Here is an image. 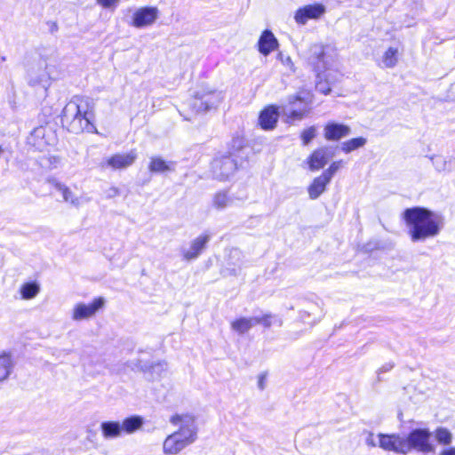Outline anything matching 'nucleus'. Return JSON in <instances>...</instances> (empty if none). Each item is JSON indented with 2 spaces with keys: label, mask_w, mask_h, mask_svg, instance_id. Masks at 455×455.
<instances>
[{
  "label": "nucleus",
  "mask_w": 455,
  "mask_h": 455,
  "mask_svg": "<svg viewBox=\"0 0 455 455\" xmlns=\"http://www.w3.org/2000/svg\"><path fill=\"white\" fill-rule=\"evenodd\" d=\"M403 219L407 228V234L413 243L424 242L437 236L444 225L441 214L420 206L405 209Z\"/></svg>",
  "instance_id": "nucleus-1"
},
{
  "label": "nucleus",
  "mask_w": 455,
  "mask_h": 455,
  "mask_svg": "<svg viewBox=\"0 0 455 455\" xmlns=\"http://www.w3.org/2000/svg\"><path fill=\"white\" fill-rule=\"evenodd\" d=\"M94 103L89 97L74 96L64 107L60 121L63 126L73 133L84 131L93 132L96 127L92 124Z\"/></svg>",
  "instance_id": "nucleus-2"
},
{
  "label": "nucleus",
  "mask_w": 455,
  "mask_h": 455,
  "mask_svg": "<svg viewBox=\"0 0 455 455\" xmlns=\"http://www.w3.org/2000/svg\"><path fill=\"white\" fill-rule=\"evenodd\" d=\"M172 425H180V428L169 435L163 444L164 453L176 455L192 444L197 439V426L193 416L175 414L170 419Z\"/></svg>",
  "instance_id": "nucleus-3"
},
{
  "label": "nucleus",
  "mask_w": 455,
  "mask_h": 455,
  "mask_svg": "<svg viewBox=\"0 0 455 455\" xmlns=\"http://www.w3.org/2000/svg\"><path fill=\"white\" fill-rule=\"evenodd\" d=\"M288 104L283 107V114L291 121L302 120L309 112L312 98L307 92H299L287 98Z\"/></svg>",
  "instance_id": "nucleus-4"
},
{
  "label": "nucleus",
  "mask_w": 455,
  "mask_h": 455,
  "mask_svg": "<svg viewBox=\"0 0 455 455\" xmlns=\"http://www.w3.org/2000/svg\"><path fill=\"white\" fill-rule=\"evenodd\" d=\"M242 164L243 162L235 158L232 155H218L212 162V176L221 181L227 180L242 166Z\"/></svg>",
  "instance_id": "nucleus-5"
},
{
  "label": "nucleus",
  "mask_w": 455,
  "mask_h": 455,
  "mask_svg": "<svg viewBox=\"0 0 455 455\" xmlns=\"http://www.w3.org/2000/svg\"><path fill=\"white\" fill-rule=\"evenodd\" d=\"M431 433L427 428H415L411 430L406 437H403V442L406 444L404 449L405 454L412 450L422 453L433 452L435 448L430 443Z\"/></svg>",
  "instance_id": "nucleus-6"
},
{
  "label": "nucleus",
  "mask_w": 455,
  "mask_h": 455,
  "mask_svg": "<svg viewBox=\"0 0 455 455\" xmlns=\"http://www.w3.org/2000/svg\"><path fill=\"white\" fill-rule=\"evenodd\" d=\"M220 99V93L216 91L197 92L190 105L196 113H204L216 108Z\"/></svg>",
  "instance_id": "nucleus-7"
},
{
  "label": "nucleus",
  "mask_w": 455,
  "mask_h": 455,
  "mask_svg": "<svg viewBox=\"0 0 455 455\" xmlns=\"http://www.w3.org/2000/svg\"><path fill=\"white\" fill-rule=\"evenodd\" d=\"M211 238L212 235L208 232H204L191 240L189 243V247H181L180 253L183 259L187 261L196 259L205 250Z\"/></svg>",
  "instance_id": "nucleus-8"
},
{
  "label": "nucleus",
  "mask_w": 455,
  "mask_h": 455,
  "mask_svg": "<svg viewBox=\"0 0 455 455\" xmlns=\"http://www.w3.org/2000/svg\"><path fill=\"white\" fill-rule=\"evenodd\" d=\"M159 17V10L156 6H144L135 11L132 15V25L137 28H143L153 25Z\"/></svg>",
  "instance_id": "nucleus-9"
},
{
  "label": "nucleus",
  "mask_w": 455,
  "mask_h": 455,
  "mask_svg": "<svg viewBox=\"0 0 455 455\" xmlns=\"http://www.w3.org/2000/svg\"><path fill=\"white\" fill-rule=\"evenodd\" d=\"M105 306V299L98 297L91 304L77 303L73 309L72 318L75 321H81L94 315Z\"/></svg>",
  "instance_id": "nucleus-10"
},
{
  "label": "nucleus",
  "mask_w": 455,
  "mask_h": 455,
  "mask_svg": "<svg viewBox=\"0 0 455 455\" xmlns=\"http://www.w3.org/2000/svg\"><path fill=\"white\" fill-rule=\"evenodd\" d=\"M335 155L332 147H322L315 149L307 158L308 167L311 171L323 168Z\"/></svg>",
  "instance_id": "nucleus-11"
},
{
  "label": "nucleus",
  "mask_w": 455,
  "mask_h": 455,
  "mask_svg": "<svg viewBox=\"0 0 455 455\" xmlns=\"http://www.w3.org/2000/svg\"><path fill=\"white\" fill-rule=\"evenodd\" d=\"M325 58L324 47L320 44H312L307 52V62L315 72L325 71L327 68Z\"/></svg>",
  "instance_id": "nucleus-12"
},
{
  "label": "nucleus",
  "mask_w": 455,
  "mask_h": 455,
  "mask_svg": "<svg viewBox=\"0 0 455 455\" xmlns=\"http://www.w3.org/2000/svg\"><path fill=\"white\" fill-rule=\"evenodd\" d=\"M379 446L385 451H394L395 453L405 454L404 449L407 447L403 442V436L400 435L379 434Z\"/></svg>",
  "instance_id": "nucleus-13"
},
{
  "label": "nucleus",
  "mask_w": 455,
  "mask_h": 455,
  "mask_svg": "<svg viewBox=\"0 0 455 455\" xmlns=\"http://www.w3.org/2000/svg\"><path fill=\"white\" fill-rule=\"evenodd\" d=\"M325 12L322 4H307L297 10L294 19L298 24L304 25L308 20L320 18Z\"/></svg>",
  "instance_id": "nucleus-14"
},
{
  "label": "nucleus",
  "mask_w": 455,
  "mask_h": 455,
  "mask_svg": "<svg viewBox=\"0 0 455 455\" xmlns=\"http://www.w3.org/2000/svg\"><path fill=\"white\" fill-rule=\"evenodd\" d=\"M136 158L137 153L135 150H131L125 154H115L106 161V164H101V166L110 167L113 170L124 169L131 166Z\"/></svg>",
  "instance_id": "nucleus-15"
},
{
  "label": "nucleus",
  "mask_w": 455,
  "mask_h": 455,
  "mask_svg": "<svg viewBox=\"0 0 455 455\" xmlns=\"http://www.w3.org/2000/svg\"><path fill=\"white\" fill-rule=\"evenodd\" d=\"M324 138L330 141H337L348 136L351 132L349 126L335 122L328 123L324 126Z\"/></svg>",
  "instance_id": "nucleus-16"
},
{
  "label": "nucleus",
  "mask_w": 455,
  "mask_h": 455,
  "mask_svg": "<svg viewBox=\"0 0 455 455\" xmlns=\"http://www.w3.org/2000/svg\"><path fill=\"white\" fill-rule=\"evenodd\" d=\"M279 111L275 106H268L265 108L259 116V124L263 130H273L278 121Z\"/></svg>",
  "instance_id": "nucleus-17"
},
{
  "label": "nucleus",
  "mask_w": 455,
  "mask_h": 455,
  "mask_svg": "<svg viewBox=\"0 0 455 455\" xmlns=\"http://www.w3.org/2000/svg\"><path fill=\"white\" fill-rule=\"evenodd\" d=\"M279 46L278 40L269 29H265L258 41V50L264 55L267 56L273 51L276 50Z\"/></svg>",
  "instance_id": "nucleus-18"
},
{
  "label": "nucleus",
  "mask_w": 455,
  "mask_h": 455,
  "mask_svg": "<svg viewBox=\"0 0 455 455\" xmlns=\"http://www.w3.org/2000/svg\"><path fill=\"white\" fill-rule=\"evenodd\" d=\"M243 266V252L237 248L229 251L225 271L230 275H237Z\"/></svg>",
  "instance_id": "nucleus-19"
},
{
  "label": "nucleus",
  "mask_w": 455,
  "mask_h": 455,
  "mask_svg": "<svg viewBox=\"0 0 455 455\" xmlns=\"http://www.w3.org/2000/svg\"><path fill=\"white\" fill-rule=\"evenodd\" d=\"M176 163L167 162L160 156H151L148 170L152 173L164 174L175 171Z\"/></svg>",
  "instance_id": "nucleus-20"
},
{
  "label": "nucleus",
  "mask_w": 455,
  "mask_h": 455,
  "mask_svg": "<svg viewBox=\"0 0 455 455\" xmlns=\"http://www.w3.org/2000/svg\"><path fill=\"white\" fill-rule=\"evenodd\" d=\"M331 182L324 174L314 179L313 182L308 187V196L310 199H317L326 189V186Z\"/></svg>",
  "instance_id": "nucleus-21"
},
{
  "label": "nucleus",
  "mask_w": 455,
  "mask_h": 455,
  "mask_svg": "<svg viewBox=\"0 0 455 455\" xmlns=\"http://www.w3.org/2000/svg\"><path fill=\"white\" fill-rule=\"evenodd\" d=\"M235 197L229 195L228 190H220L212 197V206L217 210H223L234 204Z\"/></svg>",
  "instance_id": "nucleus-22"
},
{
  "label": "nucleus",
  "mask_w": 455,
  "mask_h": 455,
  "mask_svg": "<svg viewBox=\"0 0 455 455\" xmlns=\"http://www.w3.org/2000/svg\"><path fill=\"white\" fill-rule=\"evenodd\" d=\"M50 182L52 187L62 195L63 200L65 202L70 203L76 207L80 205V199L76 197L72 191L66 185L56 180H50Z\"/></svg>",
  "instance_id": "nucleus-23"
},
{
  "label": "nucleus",
  "mask_w": 455,
  "mask_h": 455,
  "mask_svg": "<svg viewBox=\"0 0 455 455\" xmlns=\"http://www.w3.org/2000/svg\"><path fill=\"white\" fill-rule=\"evenodd\" d=\"M100 429L106 439H113L121 436L123 430L118 421H104L100 424Z\"/></svg>",
  "instance_id": "nucleus-24"
},
{
  "label": "nucleus",
  "mask_w": 455,
  "mask_h": 455,
  "mask_svg": "<svg viewBox=\"0 0 455 455\" xmlns=\"http://www.w3.org/2000/svg\"><path fill=\"white\" fill-rule=\"evenodd\" d=\"M432 164L435 169L441 172H450L455 170V157H443L442 156H435L431 157Z\"/></svg>",
  "instance_id": "nucleus-25"
},
{
  "label": "nucleus",
  "mask_w": 455,
  "mask_h": 455,
  "mask_svg": "<svg viewBox=\"0 0 455 455\" xmlns=\"http://www.w3.org/2000/svg\"><path fill=\"white\" fill-rule=\"evenodd\" d=\"M244 139L241 136H235L232 139L228 155H232L235 158H237L241 162H243L247 158V155L244 154Z\"/></svg>",
  "instance_id": "nucleus-26"
},
{
  "label": "nucleus",
  "mask_w": 455,
  "mask_h": 455,
  "mask_svg": "<svg viewBox=\"0 0 455 455\" xmlns=\"http://www.w3.org/2000/svg\"><path fill=\"white\" fill-rule=\"evenodd\" d=\"M255 325L260 324L264 328H270L273 324L279 327L283 325V319L277 315L265 313L260 315L253 316Z\"/></svg>",
  "instance_id": "nucleus-27"
},
{
  "label": "nucleus",
  "mask_w": 455,
  "mask_h": 455,
  "mask_svg": "<svg viewBox=\"0 0 455 455\" xmlns=\"http://www.w3.org/2000/svg\"><path fill=\"white\" fill-rule=\"evenodd\" d=\"M144 424V419L139 415L128 417L123 420L122 430L126 434H132L140 429Z\"/></svg>",
  "instance_id": "nucleus-28"
},
{
  "label": "nucleus",
  "mask_w": 455,
  "mask_h": 455,
  "mask_svg": "<svg viewBox=\"0 0 455 455\" xmlns=\"http://www.w3.org/2000/svg\"><path fill=\"white\" fill-rule=\"evenodd\" d=\"M255 326L254 318L252 317H241L231 323V327L234 331L238 332L239 334H244L250 329Z\"/></svg>",
  "instance_id": "nucleus-29"
},
{
  "label": "nucleus",
  "mask_w": 455,
  "mask_h": 455,
  "mask_svg": "<svg viewBox=\"0 0 455 455\" xmlns=\"http://www.w3.org/2000/svg\"><path fill=\"white\" fill-rule=\"evenodd\" d=\"M397 53L398 50L396 48L389 47L382 56V67L386 68L395 67L398 62Z\"/></svg>",
  "instance_id": "nucleus-30"
},
{
  "label": "nucleus",
  "mask_w": 455,
  "mask_h": 455,
  "mask_svg": "<svg viewBox=\"0 0 455 455\" xmlns=\"http://www.w3.org/2000/svg\"><path fill=\"white\" fill-rule=\"evenodd\" d=\"M13 367L12 358L9 355H0V382L6 379Z\"/></svg>",
  "instance_id": "nucleus-31"
},
{
  "label": "nucleus",
  "mask_w": 455,
  "mask_h": 455,
  "mask_svg": "<svg viewBox=\"0 0 455 455\" xmlns=\"http://www.w3.org/2000/svg\"><path fill=\"white\" fill-rule=\"evenodd\" d=\"M39 291L40 286L36 282L26 283L20 288V294L24 299H31L35 298Z\"/></svg>",
  "instance_id": "nucleus-32"
},
{
  "label": "nucleus",
  "mask_w": 455,
  "mask_h": 455,
  "mask_svg": "<svg viewBox=\"0 0 455 455\" xmlns=\"http://www.w3.org/2000/svg\"><path fill=\"white\" fill-rule=\"evenodd\" d=\"M367 140L363 137L354 138L349 140L344 141L341 144V150L345 153H350L356 150L366 144Z\"/></svg>",
  "instance_id": "nucleus-33"
},
{
  "label": "nucleus",
  "mask_w": 455,
  "mask_h": 455,
  "mask_svg": "<svg viewBox=\"0 0 455 455\" xmlns=\"http://www.w3.org/2000/svg\"><path fill=\"white\" fill-rule=\"evenodd\" d=\"M316 73V80H315V90L324 95H327L331 92V85L330 83L326 80V75L323 72H315Z\"/></svg>",
  "instance_id": "nucleus-34"
},
{
  "label": "nucleus",
  "mask_w": 455,
  "mask_h": 455,
  "mask_svg": "<svg viewBox=\"0 0 455 455\" xmlns=\"http://www.w3.org/2000/svg\"><path fill=\"white\" fill-rule=\"evenodd\" d=\"M28 84L31 86L40 85L43 88L46 89L49 85V76L47 73L42 70L38 75L34 76L33 74H29L28 76Z\"/></svg>",
  "instance_id": "nucleus-35"
},
{
  "label": "nucleus",
  "mask_w": 455,
  "mask_h": 455,
  "mask_svg": "<svg viewBox=\"0 0 455 455\" xmlns=\"http://www.w3.org/2000/svg\"><path fill=\"white\" fill-rule=\"evenodd\" d=\"M144 371H148L151 374V379H156L161 377L162 372H164L166 370V363L164 362L163 363H157L155 364H152L148 368L145 366V368H142Z\"/></svg>",
  "instance_id": "nucleus-36"
},
{
  "label": "nucleus",
  "mask_w": 455,
  "mask_h": 455,
  "mask_svg": "<svg viewBox=\"0 0 455 455\" xmlns=\"http://www.w3.org/2000/svg\"><path fill=\"white\" fill-rule=\"evenodd\" d=\"M435 438L439 443L447 445L451 443L452 435L447 428L439 427L435 431Z\"/></svg>",
  "instance_id": "nucleus-37"
},
{
  "label": "nucleus",
  "mask_w": 455,
  "mask_h": 455,
  "mask_svg": "<svg viewBox=\"0 0 455 455\" xmlns=\"http://www.w3.org/2000/svg\"><path fill=\"white\" fill-rule=\"evenodd\" d=\"M316 135V129L315 126H310L309 128L304 130L301 132V140L303 142V145H308L311 140L315 137Z\"/></svg>",
  "instance_id": "nucleus-38"
},
{
  "label": "nucleus",
  "mask_w": 455,
  "mask_h": 455,
  "mask_svg": "<svg viewBox=\"0 0 455 455\" xmlns=\"http://www.w3.org/2000/svg\"><path fill=\"white\" fill-rule=\"evenodd\" d=\"M343 161H335L333 162L328 169H326L323 174H324L329 180H331L333 175L342 167Z\"/></svg>",
  "instance_id": "nucleus-39"
},
{
  "label": "nucleus",
  "mask_w": 455,
  "mask_h": 455,
  "mask_svg": "<svg viewBox=\"0 0 455 455\" xmlns=\"http://www.w3.org/2000/svg\"><path fill=\"white\" fill-rule=\"evenodd\" d=\"M96 2L104 9L115 10L119 5L121 0H96Z\"/></svg>",
  "instance_id": "nucleus-40"
},
{
  "label": "nucleus",
  "mask_w": 455,
  "mask_h": 455,
  "mask_svg": "<svg viewBox=\"0 0 455 455\" xmlns=\"http://www.w3.org/2000/svg\"><path fill=\"white\" fill-rule=\"evenodd\" d=\"M42 161V165H47L50 168H56L60 162V158L59 156H51L47 158H43Z\"/></svg>",
  "instance_id": "nucleus-41"
},
{
  "label": "nucleus",
  "mask_w": 455,
  "mask_h": 455,
  "mask_svg": "<svg viewBox=\"0 0 455 455\" xmlns=\"http://www.w3.org/2000/svg\"><path fill=\"white\" fill-rule=\"evenodd\" d=\"M277 59L285 66L289 67L291 71H294V65L290 56H283L282 52L277 54Z\"/></svg>",
  "instance_id": "nucleus-42"
},
{
  "label": "nucleus",
  "mask_w": 455,
  "mask_h": 455,
  "mask_svg": "<svg viewBox=\"0 0 455 455\" xmlns=\"http://www.w3.org/2000/svg\"><path fill=\"white\" fill-rule=\"evenodd\" d=\"M394 367V363H386L385 364H383L378 371H377V375H378V380L380 381L381 379H380V375L384 372H387L389 371H391Z\"/></svg>",
  "instance_id": "nucleus-43"
},
{
  "label": "nucleus",
  "mask_w": 455,
  "mask_h": 455,
  "mask_svg": "<svg viewBox=\"0 0 455 455\" xmlns=\"http://www.w3.org/2000/svg\"><path fill=\"white\" fill-rule=\"evenodd\" d=\"M266 379H267V373L264 372V373H261L259 376V379H258V387L260 389V390H263L265 388V386H266Z\"/></svg>",
  "instance_id": "nucleus-44"
},
{
  "label": "nucleus",
  "mask_w": 455,
  "mask_h": 455,
  "mask_svg": "<svg viewBox=\"0 0 455 455\" xmlns=\"http://www.w3.org/2000/svg\"><path fill=\"white\" fill-rule=\"evenodd\" d=\"M440 455H455V447H451L442 451Z\"/></svg>",
  "instance_id": "nucleus-45"
},
{
  "label": "nucleus",
  "mask_w": 455,
  "mask_h": 455,
  "mask_svg": "<svg viewBox=\"0 0 455 455\" xmlns=\"http://www.w3.org/2000/svg\"><path fill=\"white\" fill-rule=\"evenodd\" d=\"M366 443L369 446H372V447L376 446V443L374 442L372 434H370L369 437L366 439Z\"/></svg>",
  "instance_id": "nucleus-46"
},
{
  "label": "nucleus",
  "mask_w": 455,
  "mask_h": 455,
  "mask_svg": "<svg viewBox=\"0 0 455 455\" xmlns=\"http://www.w3.org/2000/svg\"><path fill=\"white\" fill-rule=\"evenodd\" d=\"M309 313L307 311H302L300 312V318L304 321V322H307V317L309 316Z\"/></svg>",
  "instance_id": "nucleus-47"
},
{
  "label": "nucleus",
  "mask_w": 455,
  "mask_h": 455,
  "mask_svg": "<svg viewBox=\"0 0 455 455\" xmlns=\"http://www.w3.org/2000/svg\"><path fill=\"white\" fill-rule=\"evenodd\" d=\"M58 30V25L55 22H52L51 25V32H55Z\"/></svg>",
  "instance_id": "nucleus-48"
},
{
  "label": "nucleus",
  "mask_w": 455,
  "mask_h": 455,
  "mask_svg": "<svg viewBox=\"0 0 455 455\" xmlns=\"http://www.w3.org/2000/svg\"><path fill=\"white\" fill-rule=\"evenodd\" d=\"M43 132H44V130L42 128H38L34 131V133L36 135H40V134H43Z\"/></svg>",
  "instance_id": "nucleus-49"
},
{
  "label": "nucleus",
  "mask_w": 455,
  "mask_h": 455,
  "mask_svg": "<svg viewBox=\"0 0 455 455\" xmlns=\"http://www.w3.org/2000/svg\"><path fill=\"white\" fill-rule=\"evenodd\" d=\"M5 60H6V58H5L4 56H2V57H1V60H2V61H5Z\"/></svg>",
  "instance_id": "nucleus-50"
}]
</instances>
